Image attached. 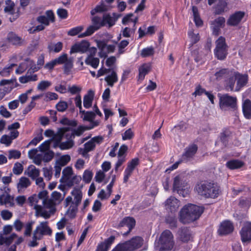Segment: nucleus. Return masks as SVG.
Masks as SVG:
<instances>
[{
	"mask_svg": "<svg viewBox=\"0 0 251 251\" xmlns=\"http://www.w3.org/2000/svg\"><path fill=\"white\" fill-rule=\"evenodd\" d=\"M195 189L198 194L205 198H217L221 193L220 187L216 183L201 181L198 183Z\"/></svg>",
	"mask_w": 251,
	"mask_h": 251,
	"instance_id": "nucleus-1",
	"label": "nucleus"
},
{
	"mask_svg": "<svg viewBox=\"0 0 251 251\" xmlns=\"http://www.w3.org/2000/svg\"><path fill=\"white\" fill-rule=\"evenodd\" d=\"M202 207L190 204L184 206L180 212V221L183 224L197 220L203 212Z\"/></svg>",
	"mask_w": 251,
	"mask_h": 251,
	"instance_id": "nucleus-2",
	"label": "nucleus"
},
{
	"mask_svg": "<svg viewBox=\"0 0 251 251\" xmlns=\"http://www.w3.org/2000/svg\"><path fill=\"white\" fill-rule=\"evenodd\" d=\"M143 242L142 237L136 236L128 241L119 243L111 251H134L140 248Z\"/></svg>",
	"mask_w": 251,
	"mask_h": 251,
	"instance_id": "nucleus-3",
	"label": "nucleus"
},
{
	"mask_svg": "<svg viewBox=\"0 0 251 251\" xmlns=\"http://www.w3.org/2000/svg\"><path fill=\"white\" fill-rule=\"evenodd\" d=\"M218 96L219 98V106L222 110H235L237 108L236 97L229 96L227 94H218Z\"/></svg>",
	"mask_w": 251,
	"mask_h": 251,
	"instance_id": "nucleus-4",
	"label": "nucleus"
},
{
	"mask_svg": "<svg viewBox=\"0 0 251 251\" xmlns=\"http://www.w3.org/2000/svg\"><path fill=\"white\" fill-rule=\"evenodd\" d=\"M159 243L161 245L159 251H169L174 246L173 235L169 230H164L159 238Z\"/></svg>",
	"mask_w": 251,
	"mask_h": 251,
	"instance_id": "nucleus-5",
	"label": "nucleus"
},
{
	"mask_svg": "<svg viewBox=\"0 0 251 251\" xmlns=\"http://www.w3.org/2000/svg\"><path fill=\"white\" fill-rule=\"evenodd\" d=\"M216 48L214 50L215 57L219 60H224L228 54V46L226 43V39L220 36L216 41Z\"/></svg>",
	"mask_w": 251,
	"mask_h": 251,
	"instance_id": "nucleus-6",
	"label": "nucleus"
},
{
	"mask_svg": "<svg viewBox=\"0 0 251 251\" xmlns=\"http://www.w3.org/2000/svg\"><path fill=\"white\" fill-rule=\"evenodd\" d=\"M64 196L62 197L60 193L57 191H54L51 195V198L49 200L44 201V205L47 208L50 209V212L51 213H54L56 211L55 205L59 204L63 200Z\"/></svg>",
	"mask_w": 251,
	"mask_h": 251,
	"instance_id": "nucleus-7",
	"label": "nucleus"
},
{
	"mask_svg": "<svg viewBox=\"0 0 251 251\" xmlns=\"http://www.w3.org/2000/svg\"><path fill=\"white\" fill-rule=\"evenodd\" d=\"M186 184V182L183 180V177L181 175H177L174 178L173 190L183 197H185L187 194V191L185 189Z\"/></svg>",
	"mask_w": 251,
	"mask_h": 251,
	"instance_id": "nucleus-8",
	"label": "nucleus"
},
{
	"mask_svg": "<svg viewBox=\"0 0 251 251\" xmlns=\"http://www.w3.org/2000/svg\"><path fill=\"white\" fill-rule=\"evenodd\" d=\"M240 234L242 242L251 241V222L247 221L243 223Z\"/></svg>",
	"mask_w": 251,
	"mask_h": 251,
	"instance_id": "nucleus-9",
	"label": "nucleus"
},
{
	"mask_svg": "<svg viewBox=\"0 0 251 251\" xmlns=\"http://www.w3.org/2000/svg\"><path fill=\"white\" fill-rule=\"evenodd\" d=\"M55 18L54 13L52 10H47L45 12V15H41L38 16L36 21L38 23L43 24L45 26L50 25V22L54 23Z\"/></svg>",
	"mask_w": 251,
	"mask_h": 251,
	"instance_id": "nucleus-10",
	"label": "nucleus"
},
{
	"mask_svg": "<svg viewBox=\"0 0 251 251\" xmlns=\"http://www.w3.org/2000/svg\"><path fill=\"white\" fill-rule=\"evenodd\" d=\"M135 225V219L131 217H126L119 223L117 226H115L117 228L124 226H127L128 230L125 233H123V235H127L131 231L132 228Z\"/></svg>",
	"mask_w": 251,
	"mask_h": 251,
	"instance_id": "nucleus-11",
	"label": "nucleus"
},
{
	"mask_svg": "<svg viewBox=\"0 0 251 251\" xmlns=\"http://www.w3.org/2000/svg\"><path fill=\"white\" fill-rule=\"evenodd\" d=\"M198 151V146L196 144H192L185 149L184 152L182 155V161L188 162L191 160L195 156Z\"/></svg>",
	"mask_w": 251,
	"mask_h": 251,
	"instance_id": "nucleus-12",
	"label": "nucleus"
},
{
	"mask_svg": "<svg viewBox=\"0 0 251 251\" xmlns=\"http://www.w3.org/2000/svg\"><path fill=\"white\" fill-rule=\"evenodd\" d=\"M139 160L138 158H134L128 163L127 167L124 172V183L127 182L129 177L131 175L135 167L139 164Z\"/></svg>",
	"mask_w": 251,
	"mask_h": 251,
	"instance_id": "nucleus-13",
	"label": "nucleus"
},
{
	"mask_svg": "<svg viewBox=\"0 0 251 251\" xmlns=\"http://www.w3.org/2000/svg\"><path fill=\"white\" fill-rule=\"evenodd\" d=\"M233 230V224L229 221H225L221 224L218 232L219 235H226L232 233Z\"/></svg>",
	"mask_w": 251,
	"mask_h": 251,
	"instance_id": "nucleus-14",
	"label": "nucleus"
},
{
	"mask_svg": "<svg viewBox=\"0 0 251 251\" xmlns=\"http://www.w3.org/2000/svg\"><path fill=\"white\" fill-rule=\"evenodd\" d=\"M225 18L223 17H219L211 22V28L213 34L218 35L220 29L225 26Z\"/></svg>",
	"mask_w": 251,
	"mask_h": 251,
	"instance_id": "nucleus-15",
	"label": "nucleus"
},
{
	"mask_svg": "<svg viewBox=\"0 0 251 251\" xmlns=\"http://www.w3.org/2000/svg\"><path fill=\"white\" fill-rule=\"evenodd\" d=\"M245 16L242 11H237L230 16L227 20L226 24L228 25L236 26L238 25Z\"/></svg>",
	"mask_w": 251,
	"mask_h": 251,
	"instance_id": "nucleus-16",
	"label": "nucleus"
},
{
	"mask_svg": "<svg viewBox=\"0 0 251 251\" xmlns=\"http://www.w3.org/2000/svg\"><path fill=\"white\" fill-rule=\"evenodd\" d=\"M166 209L171 212H175L177 210L179 206V201L175 197L171 196L165 202Z\"/></svg>",
	"mask_w": 251,
	"mask_h": 251,
	"instance_id": "nucleus-17",
	"label": "nucleus"
},
{
	"mask_svg": "<svg viewBox=\"0 0 251 251\" xmlns=\"http://www.w3.org/2000/svg\"><path fill=\"white\" fill-rule=\"evenodd\" d=\"M90 46V43L88 41L83 40L79 44H76L72 46L71 49V53L81 52H85L87 51Z\"/></svg>",
	"mask_w": 251,
	"mask_h": 251,
	"instance_id": "nucleus-18",
	"label": "nucleus"
},
{
	"mask_svg": "<svg viewBox=\"0 0 251 251\" xmlns=\"http://www.w3.org/2000/svg\"><path fill=\"white\" fill-rule=\"evenodd\" d=\"M179 239L183 242H187L192 238V233L189 228L182 227L178 231Z\"/></svg>",
	"mask_w": 251,
	"mask_h": 251,
	"instance_id": "nucleus-19",
	"label": "nucleus"
},
{
	"mask_svg": "<svg viewBox=\"0 0 251 251\" xmlns=\"http://www.w3.org/2000/svg\"><path fill=\"white\" fill-rule=\"evenodd\" d=\"M35 232H38L41 236L48 235H51L52 234V230L48 226L47 221L41 222L36 229Z\"/></svg>",
	"mask_w": 251,
	"mask_h": 251,
	"instance_id": "nucleus-20",
	"label": "nucleus"
},
{
	"mask_svg": "<svg viewBox=\"0 0 251 251\" xmlns=\"http://www.w3.org/2000/svg\"><path fill=\"white\" fill-rule=\"evenodd\" d=\"M242 108L243 115L247 119H251V101L248 99L242 100Z\"/></svg>",
	"mask_w": 251,
	"mask_h": 251,
	"instance_id": "nucleus-21",
	"label": "nucleus"
},
{
	"mask_svg": "<svg viewBox=\"0 0 251 251\" xmlns=\"http://www.w3.org/2000/svg\"><path fill=\"white\" fill-rule=\"evenodd\" d=\"M232 136L231 132L227 128L224 129L219 135V139L224 147L227 146Z\"/></svg>",
	"mask_w": 251,
	"mask_h": 251,
	"instance_id": "nucleus-22",
	"label": "nucleus"
},
{
	"mask_svg": "<svg viewBox=\"0 0 251 251\" xmlns=\"http://www.w3.org/2000/svg\"><path fill=\"white\" fill-rule=\"evenodd\" d=\"M115 239V237L114 236H111L98 246L97 251H108Z\"/></svg>",
	"mask_w": 251,
	"mask_h": 251,
	"instance_id": "nucleus-23",
	"label": "nucleus"
},
{
	"mask_svg": "<svg viewBox=\"0 0 251 251\" xmlns=\"http://www.w3.org/2000/svg\"><path fill=\"white\" fill-rule=\"evenodd\" d=\"M5 193L0 195V205H8L11 207L13 206L14 205V197L7 193L6 191Z\"/></svg>",
	"mask_w": 251,
	"mask_h": 251,
	"instance_id": "nucleus-24",
	"label": "nucleus"
},
{
	"mask_svg": "<svg viewBox=\"0 0 251 251\" xmlns=\"http://www.w3.org/2000/svg\"><path fill=\"white\" fill-rule=\"evenodd\" d=\"M228 9L226 0H218L215 6V14L220 15Z\"/></svg>",
	"mask_w": 251,
	"mask_h": 251,
	"instance_id": "nucleus-25",
	"label": "nucleus"
},
{
	"mask_svg": "<svg viewBox=\"0 0 251 251\" xmlns=\"http://www.w3.org/2000/svg\"><path fill=\"white\" fill-rule=\"evenodd\" d=\"M94 92L92 90H89L86 95L83 98V105L87 109L92 106V101L94 97Z\"/></svg>",
	"mask_w": 251,
	"mask_h": 251,
	"instance_id": "nucleus-26",
	"label": "nucleus"
},
{
	"mask_svg": "<svg viewBox=\"0 0 251 251\" xmlns=\"http://www.w3.org/2000/svg\"><path fill=\"white\" fill-rule=\"evenodd\" d=\"M226 165L230 170H235L242 167L244 165V163L238 159H232L228 161Z\"/></svg>",
	"mask_w": 251,
	"mask_h": 251,
	"instance_id": "nucleus-27",
	"label": "nucleus"
},
{
	"mask_svg": "<svg viewBox=\"0 0 251 251\" xmlns=\"http://www.w3.org/2000/svg\"><path fill=\"white\" fill-rule=\"evenodd\" d=\"M248 75H239L237 77V85L235 91H239L240 89L246 86L248 83Z\"/></svg>",
	"mask_w": 251,
	"mask_h": 251,
	"instance_id": "nucleus-28",
	"label": "nucleus"
},
{
	"mask_svg": "<svg viewBox=\"0 0 251 251\" xmlns=\"http://www.w3.org/2000/svg\"><path fill=\"white\" fill-rule=\"evenodd\" d=\"M71 194L74 197V201L72 202V204L78 206L80 203L82 198L81 191L78 188H75L72 191Z\"/></svg>",
	"mask_w": 251,
	"mask_h": 251,
	"instance_id": "nucleus-29",
	"label": "nucleus"
},
{
	"mask_svg": "<svg viewBox=\"0 0 251 251\" xmlns=\"http://www.w3.org/2000/svg\"><path fill=\"white\" fill-rule=\"evenodd\" d=\"M228 69H222L215 74V76L217 80H221L223 79L225 80L228 76L231 75V73Z\"/></svg>",
	"mask_w": 251,
	"mask_h": 251,
	"instance_id": "nucleus-30",
	"label": "nucleus"
},
{
	"mask_svg": "<svg viewBox=\"0 0 251 251\" xmlns=\"http://www.w3.org/2000/svg\"><path fill=\"white\" fill-rule=\"evenodd\" d=\"M151 66L149 64H144L139 68V78L141 80L144 79L145 75L150 72Z\"/></svg>",
	"mask_w": 251,
	"mask_h": 251,
	"instance_id": "nucleus-31",
	"label": "nucleus"
},
{
	"mask_svg": "<svg viewBox=\"0 0 251 251\" xmlns=\"http://www.w3.org/2000/svg\"><path fill=\"white\" fill-rule=\"evenodd\" d=\"M104 80L107 83V84L110 87H113L114 84L118 81V78L117 73L113 71L111 74L106 76Z\"/></svg>",
	"mask_w": 251,
	"mask_h": 251,
	"instance_id": "nucleus-32",
	"label": "nucleus"
},
{
	"mask_svg": "<svg viewBox=\"0 0 251 251\" xmlns=\"http://www.w3.org/2000/svg\"><path fill=\"white\" fill-rule=\"evenodd\" d=\"M7 39L9 43L17 45L21 44V38L13 32H9L7 36Z\"/></svg>",
	"mask_w": 251,
	"mask_h": 251,
	"instance_id": "nucleus-33",
	"label": "nucleus"
},
{
	"mask_svg": "<svg viewBox=\"0 0 251 251\" xmlns=\"http://www.w3.org/2000/svg\"><path fill=\"white\" fill-rule=\"evenodd\" d=\"M40 175L39 169H36L33 165H30L28 169L27 175L30 177L33 180H35Z\"/></svg>",
	"mask_w": 251,
	"mask_h": 251,
	"instance_id": "nucleus-34",
	"label": "nucleus"
},
{
	"mask_svg": "<svg viewBox=\"0 0 251 251\" xmlns=\"http://www.w3.org/2000/svg\"><path fill=\"white\" fill-rule=\"evenodd\" d=\"M15 81V80L13 79H2L0 81V86H7L4 87V89H7L4 90V91L9 93L13 89V82Z\"/></svg>",
	"mask_w": 251,
	"mask_h": 251,
	"instance_id": "nucleus-35",
	"label": "nucleus"
},
{
	"mask_svg": "<svg viewBox=\"0 0 251 251\" xmlns=\"http://www.w3.org/2000/svg\"><path fill=\"white\" fill-rule=\"evenodd\" d=\"M70 130V127H63L58 129L57 133L52 137V141L53 140H57L61 142L63 137L64 136L65 131H69Z\"/></svg>",
	"mask_w": 251,
	"mask_h": 251,
	"instance_id": "nucleus-36",
	"label": "nucleus"
},
{
	"mask_svg": "<svg viewBox=\"0 0 251 251\" xmlns=\"http://www.w3.org/2000/svg\"><path fill=\"white\" fill-rule=\"evenodd\" d=\"M31 184L29 179L26 177H22L19 179V183L17 184L18 191L23 188H26Z\"/></svg>",
	"mask_w": 251,
	"mask_h": 251,
	"instance_id": "nucleus-37",
	"label": "nucleus"
},
{
	"mask_svg": "<svg viewBox=\"0 0 251 251\" xmlns=\"http://www.w3.org/2000/svg\"><path fill=\"white\" fill-rule=\"evenodd\" d=\"M192 12L193 15L194 16V22L196 25L198 26L202 25L203 22L199 14L198 8L195 6H193Z\"/></svg>",
	"mask_w": 251,
	"mask_h": 251,
	"instance_id": "nucleus-38",
	"label": "nucleus"
},
{
	"mask_svg": "<svg viewBox=\"0 0 251 251\" xmlns=\"http://www.w3.org/2000/svg\"><path fill=\"white\" fill-rule=\"evenodd\" d=\"M236 76L233 72L231 73V75L229 76L225 80L226 82V87L231 91L233 90L235 82L236 81Z\"/></svg>",
	"mask_w": 251,
	"mask_h": 251,
	"instance_id": "nucleus-39",
	"label": "nucleus"
},
{
	"mask_svg": "<svg viewBox=\"0 0 251 251\" xmlns=\"http://www.w3.org/2000/svg\"><path fill=\"white\" fill-rule=\"evenodd\" d=\"M85 62L87 65H91L94 68H97L99 66L100 60L98 58L88 56L85 60Z\"/></svg>",
	"mask_w": 251,
	"mask_h": 251,
	"instance_id": "nucleus-40",
	"label": "nucleus"
},
{
	"mask_svg": "<svg viewBox=\"0 0 251 251\" xmlns=\"http://www.w3.org/2000/svg\"><path fill=\"white\" fill-rule=\"evenodd\" d=\"M30 59V58H26L24 62L20 64L18 68L16 70V72L17 74H21L24 72L29 66V62L27 60Z\"/></svg>",
	"mask_w": 251,
	"mask_h": 251,
	"instance_id": "nucleus-41",
	"label": "nucleus"
},
{
	"mask_svg": "<svg viewBox=\"0 0 251 251\" xmlns=\"http://www.w3.org/2000/svg\"><path fill=\"white\" fill-rule=\"evenodd\" d=\"M73 175V169L71 167L68 166L64 168L62 171V176L61 178L60 181L63 182L62 179L64 178L68 180L70 178L71 176Z\"/></svg>",
	"mask_w": 251,
	"mask_h": 251,
	"instance_id": "nucleus-42",
	"label": "nucleus"
},
{
	"mask_svg": "<svg viewBox=\"0 0 251 251\" xmlns=\"http://www.w3.org/2000/svg\"><path fill=\"white\" fill-rule=\"evenodd\" d=\"M6 6L4 9L5 13H9V14H14V7L15 6L14 2L11 0H6L5 1Z\"/></svg>",
	"mask_w": 251,
	"mask_h": 251,
	"instance_id": "nucleus-43",
	"label": "nucleus"
},
{
	"mask_svg": "<svg viewBox=\"0 0 251 251\" xmlns=\"http://www.w3.org/2000/svg\"><path fill=\"white\" fill-rule=\"evenodd\" d=\"M92 21L93 24V26H95L96 28L98 30L101 26H104L103 22L102 19L100 17L97 16H94L92 19Z\"/></svg>",
	"mask_w": 251,
	"mask_h": 251,
	"instance_id": "nucleus-44",
	"label": "nucleus"
},
{
	"mask_svg": "<svg viewBox=\"0 0 251 251\" xmlns=\"http://www.w3.org/2000/svg\"><path fill=\"white\" fill-rule=\"evenodd\" d=\"M102 21L104 25L107 24L109 27L113 26L115 23V20L109 14L103 15Z\"/></svg>",
	"mask_w": 251,
	"mask_h": 251,
	"instance_id": "nucleus-45",
	"label": "nucleus"
},
{
	"mask_svg": "<svg viewBox=\"0 0 251 251\" xmlns=\"http://www.w3.org/2000/svg\"><path fill=\"white\" fill-rule=\"evenodd\" d=\"M97 30L98 29L95 27V26L90 25L87 28L86 30L84 32L79 34L78 37L79 38H83L86 36H90Z\"/></svg>",
	"mask_w": 251,
	"mask_h": 251,
	"instance_id": "nucleus-46",
	"label": "nucleus"
},
{
	"mask_svg": "<svg viewBox=\"0 0 251 251\" xmlns=\"http://www.w3.org/2000/svg\"><path fill=\"white\" fill-rule=\"evenodd\" d=\"M74 145V140H67L65 142H61L59 145V148L61 150H68L72 148Z\"/></svg>",
	"mask_w": 251,
	"mask_h": 251,
	"instance_id": "nucleus-47",
	"label": "nucleus"
},
{
	"mask_svg": "<svg viewBox=\"0 0 251 251\" xmlns=\"http://www.w3.org/2000/svg\"><path fill=\"white\" fill-rule=\"evenodd\" d=\"M73 66V60L72 58L67 59L64 65V72L66 74H69Z\"/></svg>",
	"mask_w": 251,
	"mask_h": 251,
	"instance_id": "nucleus-48",
	"label": "nucleus"
},
{
	"mask_svg": "<svg viewBox=\"0 0 251 251\" xmlns=\"http://www.w3.org/2000/svg\"><path fill=\"white\" fill-rule=\"evenodd\" d=\"M27 60L28 61V62H29L28 66V68H29L27 71V74H32L34 72H37L38 70L40 69V67H38L35 64V63L33 60L31 59H28Z\"/></svg>",
	"mask_w": 251,
	"mask_h": 251,
	"instance_id": "nucleus-49",
	"label": "nucleus"
},
{
	"mask_svg": "<svg viewBox=\"0 0 251 251\" xmlns=\"http://www.w3.org/2000/svg\"><path fill=\"white\" fill-rule=\"evenodd\" d=\"M51 142L52 139H49L44 141L39 146L38 149L39 151L41 152H45L46 151H50L49 149Z\"/></svg>",
	"mask_w": 251,
	"mask_h": 251,
	"instance_id": "nucleus-50",
	"label": "nucleus"
},
{
	"mask_svg": "<svg viewBox=\"0 0 251 251\" xmlns=\"http://www.w3.org/2000/svg\"><path fill=\"white\" fill-rule=\"evenodd\" d=\"M55 107L59 112H63L68 108V105L67 102L60 100L56 104Z\"/></svg>",
	"mask_w": 251,
	"mask_h": 251,
	"instance_id": "nucleus-51",
	"label": "nucleus"
},
{
	"mask_svg": "<svg viewBox=\"0 0 251 251\" xmlns=\"http://www.w3.org/2000/svg\"><path fill=\"white\" fill-rule=\"evenodd\" d=\"M78 206L72 204L68 209L67 211L68 216L71 219L75 218L76 216V214L78 210Z\"/></svg>",
	"mask_w": 251,
	"mask_h": 251,
	"instance_id": "nucleus-52",
	"label": "nucleus"
},
{
	"mask_svg": "<svg viewBox=\"0 0 251 251\" xmlns=\"http://www.w3.org/2000/svg\"><path fill=\"white\" fill-rule=\"evenodd\" d=\"M154 53V50L152 47L143 49L141 51V55L144 57L151 56L153 55Z\"/></svg>",
	"mask_w": 251,
	"mask_h": 251,
	"instance_id": "nucleus-53",
	"label": "nucleus"
},
{
	"mask_svg": "<svg viewBox=\"0 0 251 251\" xmlns=\"http://www.w3.org/2000/svg\"><path fill=\"white\" fill-rule=\"evenodd\" d=\"M8 159H19L20 158L21 153L20 151L16 150H11L8 151Z\"/></svg>",
	"mask_w": 251,
	"mask_h": 251,
	"instance_id": "nucleus-54",
	"label": "nucleus"
},
{
	"mask_svg": "<svg viewBox=\"0 0 251 251\" xmlns=\"http://www.w3.org/2000/svg\"><path fill=\"white\" fill-rule=\"evenodd\" d=\"M62 43L61 42H58L55 44L53 47L51 45H49L48 48L50 51H53L55 52H59L62 50Z\"/></svg>",
	"mask_w": 251,
	"mask_h": 251,
	"instance_id": "nucleus-55",
	"label": "nucleus"
},
{
	"mask_svg": "<svg viewBox=\"0 0 251 251\" xmlns=\"http://www.w3.org/2000/svg\"><path fill=\"white\" fill-rule=\"evenodd\" d=\"M83 115V120L84 121H88L90 123L92 122V120H93L96 117V114L93 111H86Z\"/></svg>",
	"mask_w": 251,
	"mask_h": 251,
	"instance_id": "nucleus-56",
	"label": "nucleus"
},
{
	"mask_svg": "<svg viewBox=\"0 0 251 251\" xmlns=\"http://www.w3.org/2000/svg\"><path fill=\"white\" fill-rule=\"evenodd\" d=\"M44 97L45 98L44 100L47 101L53 100H57L58 98V96L57 94L50 92H48L45 93Z\"/></svg>",
	"mask_w": 251,
	"mask_h": 251,
	"instance_id": "nucleus-57",
	"label": "nucleus"
},
{
	"mask_svg": "<svg viewBox=\"0 0 251 251\" xmlns=\"http://www.w3.org/2000/svg\"><path fill=\"white\" fill-rule=\"evenodd\" d=\"M12 142V139L7 135H3L1 136L0 139V143L6 145L8 147L10 145Z\"/></svg>",
	"mask_w": 251,
	"mask_h": 251,
	"instance_id": "nucleus-58",
	"label": "nucleus"
},
{
	"mask_svg": "<svg viewBox=\"0 0 251 251\" xmlns=\"http://www.w3.org/2000/svg\"><path fill=\"white\" fill-rule=\"evenodd\" d=\"M188 35L191 39V45L197 43L200 40V36L199 34H195L193 31L188 32Z\"/></svg>",
	"mask_w": 251,
	"mask_h": 251,
	"instance_id": "nucleus-59",
	"label": "nucleus"
},
{
	"mask_svg": "<svg viewBox=\"0 0 251 251\" xmlns=\"http://www.w3.org/2000/svg\"><path fill=\"white\" fill-rule=\"evenodd\" d=\"M86 130H88L87 128H86V126H79L77 129H72L75 137V136H81Z\"/></svg>",
	"mask_w": 251,
	"mask_h": 251,
	"instance_id": "nucleus-60",
	"label": "nucleus"
},
{
	"mask_svg": "<svg viewBox=\"0 0 251 251\" xmlns=\"http://www.w3.org/2000/svg\"><path fill=\"white\" fill-rule=\"evenodd\" d=\"M54 152L52 151H48L46 152L43 156V160L45 162H48L52 160V159L54 157Z\"/></svg>",
	"mask_w": 251,
	"mask_h": 251,
	"instance_id": "nucleus-61",
	"label": "nucleus"
},
{
	"mask_svg": "<svg viewBox=\"0 0 251 251\" xmlns=\"http://www.w3.org/2000/svg\"><path fill=\"white\" fill-rule=\"evenodd\" d=\"M93 177V173L89 170H85L83 175V180L86 183H89Z\"/></svg>",
	"mask_w": 251,
	"mask_h": 251,
	"instance_id": "nucleus-62",
	"label": "nucleus"
},
{
	"mask_svg": "<svg viewBox=\"0 0 251 251\" xmlns=\"http://www.w3.org/2000/svg\"><path fill=\"white\" fill-rule=\"evenodd\" d=\"M23 171V166L21 163L17 162L14 164L13 168V172L14 174L19 175L22 174Z\"/></svg>",
	"mask_w": 251,
	"mask_h": 251,
	"instance_id": "nucleus-63",
	"label": "nucleus"
},
{
	"mask_svg": "<svg viewBox=\"0 0 251 251\" xmlns=\"http://www.w3.org/2000/svg\"><path fill=\"white\" fill-rule=\"evenodd\" d=\"M83 29L82 26H78L71 28L68 32V34L70 36H75L80 33Z\"/></svg>",
	"mask_w": 251,
	"mask_h": 251,
	"instance_id": "nucleus-64",
	"label": "nucleus"
}]
</instances>
